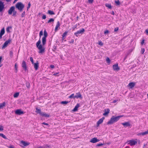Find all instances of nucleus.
Here are the masks:
<instances>
[{"instance_id":"nucleus-33","label":"nucleus","mask_w":148,"mask_h":148,"mask_svg":"<svg viewBox=\"0 0 148 148\" xmlns=\"http://www.w3.org/2000/svg\"><path fill=\"white\" fill-rule=\"evenodd\" d=\"M69 103V102H68V101H62L61 103L62 104H66Z\"/></svg>"},{"instance_id":"nucleus-21","label":"nucleus","mask_w":148,"mask_h":148,"mask_svg":"<svg viewBox=\"0 0 148 148\" xmlns=\"http://www.w3.org/2000/svg\"><path fill=\"white\" fill-rule=\"evenodd\" d=\"M79 107V103H77L73 109V111L75 112L77 110L78 108Z\"/></svg>"},{"instance_id":"nucleus-37","label":"nucleus","mask_w":148,"mask_h":148,"mask_svg":"<svg viewBox=\"0 0 148 148\" xmlns=\"http://www.w3.org/2000/svg\"><path fill=\"white\" fill-rule=\"evenodd\" d=\"M115 3L117 5H119L120 4V2L119 0L116 1H115Z\"/></svg>"},{"instance_id":"nucleus-47","label":"nucleus","mask_w":148,"mask_h":148,"mask_svg":"<svg viewBox=\"0 0 148 148\" xmlns=\"http://www.w3.org/2000/svg\"><path fill=\"white\" fill-rule=\"evenodd\" d=\"M25 11H24L22 13V14H21V17H23L24 16H25Z\"/></svg>"},{"instance_id":"nucleus-2","label":"nucleus","mask_w":148,"mask_h":148,"mask_svg":"<svg viewBox=\"0 0 148 148\" xmlns=\"http://www.w3.org/2000/svg\"><path fill=\"white\" fill-rule=\"evenodd\" d=\"M123 116H124L123 115L118 116L116 117L113 116L110 119V120L108 122L107 124H111L114 122H116L119 120L120 118Z\"/></svg>"},{"instance_id":"nucleus-63","label":"nucleus","mask_w":148,"mask_h":148,"mask_svg":"<svg viewBox=\"0 0 148 148\" xmlns=\"http://www.w3.org/2000/svg\"><path fill=\"white\" fill-rule=\"evenodd\" d=\"M77 27V25H75V26H74L73 27V28L74 29H75L76 27Z\"/></svg>"},{"instance_id":"nucleus-1","label":"nucleus","mask_w":148,"mask_h":148,"mask_svg":"<svg viewBox=\"0 0 148 148\" xmlns=\"http://www.w3.org/2000/svg\"><path fill=\"white\" fill-rule=\"evenodd\" d=\"M43 32L42 31H41L39 33L40 39L36 44V47L39 50L38 52L39 53H42L45 52V48L40 44V37L41 36L43 35Z\"/></svg>"},{"instance_id":"nucleus-35","label":"nucleus","mask_w":148,"mask_h":148,"mask_svg":"<svg viewBox=\"0 0 148 148\" xmlns=\"http://www.w3.org/2000/svg\"><path fill=\"white\" fill-rule=\"evenodd\" d=\"M12 28V27L10 26L8 27H7L6 29V30L7 32H10V31L9 30V29H11Z\"/></svg>"},{"instance_id":"nucleus-38","label":"nucleus","mask_w":148,"mask_h":148,"mask_svg":"<svg viewBox=\"0 0 148 148\" xmlns=\"http://www.w3.org/2000/svg\"><path fill=\"white\" fill-rule=\"evenodd\" d=\"M98 44L101 46H102L103 45V44L101 41H99Z\"/></svg>"},{"instance_id":"nucleus-41","label":"nucleus","mask_w":148,"mask_h":148,"mask_svg":"<svg viewBox=\"0 0 148 148\" xmlns=\"http://www.w3.org/2000/svg\"><path fill=\"white\" fill-rule=\"evenodd\" d=\"M144 132H141V133H138L137 135L138 136H140V135H142V136H144V134H143Z\"/></svg>"},{"instance_id":"nucleus-61","label":"nucleus","mask_w":148,"mask_h":148,"mask_svg":"<svg viewBox=\"0 0 148 148\" xmlns=\"http://www.w3.org/2000/svg\"><path fill=\"white\" fill-rule=\"evenodd\" d=\"M147 35H148V29H146L145 31Z\"/></svg>"},{"instance_id":"nucleus-26","label":"nucleus","mask_w":148,"mask_h":148,"mask_svg":"<svg viewBox=\"0 0 148 148\" xmlns=\"http://www.w3.org/2000/svg\"><path fill=\"white\" fill-rule=\"evenodd\" d=\"M5 102H3L2 103H0V109L4 107L5 106Z\"/></svg>"},{"instance_id":"nucleus-56","label":"nucleus","mask_w":148,"mask_h":148,"mask_svg":"<svg viewBox=\"0 0 148 148\" xmlns=\"http://www.w3.org/2000/svg\"><path fill=\"white\" fill-rule=\"evenodd\" d=\"M108 32H109V31H108V30H106V31L104 32V34H107V33H108Z\"/></svg>"},{"instance_id":"nucleus-18","label":"nucleus","mask_w":148,"mask_h":148,"mask_svg":"<svg viewBox=\"0 0 148 148\" xmlns=\"http://www.w3.org/2000/svg\"><path fill=\"white\" fill-rule=\"evenodd\" d=\"M135 85V83L134 82H131L128 85V86H129L130 88H132L133 87H134V86Z\"/></svg>"},{"instance_id":"nucleus-22","label":"nucleus","mask_w":148,"mask_h":148,"mask_svg":"<svg viewBox=\"0 0 148 148\" xmlns=\"http://www.w3.org/2000/svg\"><path fill=\"white\" fill-rule=\"evenodd\" d=\"M46 38L42 37V42L43 45H45L46 43Z\"/></svg>"},{"instance_id":"nucleus-19","label":"nucleus","mask_w":148,"mask_h":148,"mask_svg":"<svg viewBox=\"0 0 148 148\" xmlns=\"http://www.w3.org/2000/svg\"><path fill=\"white\" fill-rule=\"evenodd\" d=\"M21 143L22 145L25 146H27L29 144V143L23 141H21Z\"/></svg>"},{"instance_id":"nucleus-51","label":"nucleus","mask_w":148,"mask_h":148,"mask_svg":"<svg viewBox=\"0 0 148 148\" xmlns=\"http://www.w3.org/2000/svg\"><path fill=\"white\" fill-rule=\"evenodd\" d=\"M46 17L45 15H43L42 17V19H45L46 18Z\"/></svg>"},{"instance_id":"nucleus-57","label":"nucleus","mask_w":148,"mask_h":148,"mask_svg":"<svg viewBox=\"0 0 148 148\" xmlns=\"http://www.w3.org/2000/svg\"><path fill=\"white\" fill-rule=\"evenodd\" d=\"M144 43V40H143L141 42V45H143Z\"/></svg>"},{"instance_id":"nucleus-25","label":"nucleus","mask_w":148,"mask_h":148,"mask_svg":"<svg viewBox=\"0 0 148 148\" xmlns=\"http://www.w3.org/2000/svg\"><path fill=\"white\" fill-rule=\"evenodd\" d=\"M105 112L103 114V115L104 116H106L107 115L109 112H110V110L109 109H107L106 110H105Z\"/></svg>"},{"instance_id":"nucleus-17","label":"nucleus","mask_w":148,"mask_h":148,"mask_svg":"<svg viewBox=\"0 0 148 148\" xmlns=\"http://www.w3.org/2000/svg\"><path fill=\"white\" fill-rule=\"evenodd\" d=\"M22 66L23 67V68L24 70L25 71H26V70H27L26 64V62H25L24 61H23V62L22 63Z\"/></svg>"},{"instance_id":"nucleus-10","label":"nucleus","mask_w":148,"mask_h":148,"mask_svg":"<svg viewBox=\"0 0 148 148\" xmlns=\"http://www.w3.org/2000/svg\"><path fill=\"white\" fill-rule=\"evenodd\" d=\"M15 7L14 6H12L8 11V13L9 14H11L12 12L14 10Z\"/></svg>"},{"instance_id":"nucleus-31","label":"nucleus","mask_w":148,"mask_h":148,"mask_svg":"<svg viewBox=\"0 0 148 148\" xmlns=\"http://www.w3.org/2000/svg\"><path fill=\"white\" fill-rule=\"evenodd\" d=\"M19 95V92H16L14 94V98L17 97Z\"/></svg>"},{"instance_id":"nucleus-54","label":"nucleus","mask_w":148,"mask_h":148,"mask_svg":"<svg viewBox=\"0 0 148 148\" xmlns=\"http://www.w3.org/2000/svg\"><path fill=\"white\" fill-rule=\"evenodd\" d=\"M103 145V144L102 143H99V144H98L97 145V146H101Z\"/></svg>"},{"instance_id":"nucleus-3","label":"nucleus","mask_w":148,"mask_h":148,"mask_svg":"<svg viewBox=\"0 0 148 148\" xmlns=\"http://www.w3.org/2000/svg\"><path fill=\"white\" fill-rule=\"evenodd\" d=\"M24 6V5L21 2H18L16 4V8L20 12L22 11Z\"/></svg>"},{"instance_id":"nucleus-59","label":"nucleus","mask_w":148,"mask_h":148,"mask_svg":"<svg viewBox=\"0 0 148 148\" xmlns=\"http://www.w3.org/2000/svg\"><path fill=\"white\" fill-rule=\"evenodd\" d=\"M45 114V113H44L43 112H42L41 113L40 115L42 116H43Z\"/></svg>"},{"instance_id":"nucleus-55","label":"nucleus","mask_w":148,"mask_h":148,"mask_svg":"<svg viewBox=\"0 0 148 148\" xmlns=\"http://www.w3.org/2000/svg\"><path fill=\"white\" fill-rule=\"evenodd\" d=\"M69 42L70 43H73V42H74V40L73 39H72L71 41H69Z\"/></svg>"},{"instance_id":"nucleus-13","label":"nucleus","mask_w":148,"mask_h":148,"mask_svg":"<svg viewBox=\"0 0 148 148\" xmlns=\"http://www.w3.org/2000/svg\"><path fill=\"white\" fill-rule=\"evenodd\" d=\"M99 141V139H97L96 138H94L91 139L90 142L91 143H95Z\"/></svg>"},{"instance_id":"nucleus-46","label":"nucleus","mask_w":148,"mask_h":148,"mask_svg":"<svg viewBox=\"0 0 148 148\" xmlns=\"http://www.w3.org/2000/svg\"><path fill=\"white\" fill-rule=\"evenodd\" d=\"M44 116H45L46 117H49V115L46 114V113H45L44 115Z\"/></svg>"},{"instance_id":"nucleus-5","label":"nucleus","mask_w":148,"mask_h":148,"mask_svg":"<svg viewBox=\"0 0 148 148\" xmlns=\"http://www.w3.org/2000/svg\"><path fill=\"white\" fill-rule=\"evenodd\" d=\"M85 30L84 28H82L81 29L77 31L76 32L74 33L75 35H76L77 37L78 36L79 34H82L84 32Z\"/></svg>"},{"instance_id":"nucleus-58","label":"nucleus","mask_w":148,"mask_h":148,"mask_svg":"<svg viewBox=\"0 0 148 148\" xmlns=\"http://www.w3.org/2000/svg\"><path fill=\"white\" fill-rule=\"evenodd\" d=\"M42 124L45 125H49L47 123H46L45 122L43 123H42Z\"/></svg>"},{"instance_id":"nucleus-15","label":"nucleus","mask_w":148,"mask_h":148,"mask_svg":"<svg viewBox=\"0 0 148 148\" xmlns=\"http://www.w3.org/2000/svg\"><path fill=\"white\" fill-rule=\"evenodd\" d=\"M39 64L38 61H36V63H34L33 65H34V68L36 70H37L38 69Z\"/></svg>"},{"instance_id":"nucleus-32","label":"nucleus","mask_w":148,"mask_h":148,"mask_svg":"<svg viewBox=\"0 0 148 148\" xmlns=\"http://www.w3.org/2000/svg\"><path fill=\"white\" fill-rule=\"evenodd\" d=\"M54 21V19L53 18H50L47 22V23H50L51 22H53Z\"/></svg>"},{"instance_id":"nucleus-36","label":"nucleus","mask_w":148,"mask_h":148,"mask_svg":"<svg viewBox=\"0 0 148 148\" xmlns=\"http://www.w3.org/2000/svg\"><path fill=\"white\" fill-rule=\"evenodd\" d=\"M30 60L31 61V62H32V64H34V60H33V58L32 57H30Z\"/></svg>"},{"instance_id":"nucleus-8","label":"nucleus","mask_w":148,"mask_h":148,"mask_svg":"<svg viewBox=\"0 0 148 148\" xmlns=\"http://www.w3.org/2000/svg\"><path fill=\"white\" fill-rule=\"evenodd\" d=\"M112 67L113 70L114 71H117L120 69L118 66V64H114L113 65Z\"/></svg>"},{"instance_id":"nucleus-40","label":"nucleus","mask_w":148,"mask_h":148,"mask_svg":"<svg viewBox=\"0 0 148 148\" xmlns=\"http://www.w3.org/2000/svg\"><path fill=\"white\" fill-rule=\"evenodd\" d=\"M145 51V49L144 48H142L141 49V53L143 54L144 52Z\"/></svg>"},{"instance_id":"nucleus-7","label":"nucleus","mask_w":148,"mask_h":148,"mask_svg":"<svg viewBox=\"0 0 148 148\" xmlns=\"http://www.w3.org/2000/svg\"><path fill=\"white\" fill-rule=\"evenodd\" d=\"M11 41V40L10 39H8L7 40L5 41L3 45L2 48H5V47H6L7 46L8 44L10 43Z\"/></svg>"},{"instance_id":"nucleus-14","label":"nucleus","mask_w":148,"mask_h":148,"mask_svg":"<svg viewBox=\"0 0 148 148\" xmlns=\"http://www.w3.org/2000/svg\"><path fill=\"white\" fill-rule=\"evenodd\" d=\"M122 124L125 127H129L130 126V124L129 122H125L122 123Z\"/></svg>"},{"instance_id":"nucleus-62","label":"nucleus","mask_w":148,"mask_h":148,"mask_svg":"<svg viewBox=\"0 0 148 148\" xmlns=\"http://www.w3.org/2000/svg\"><path fill=\"white\" fill-rule=\"evenodd\" d=\"M59 74V72L56 73H54L53 75H56L57 74Z\"/></svg>"},{"instance_id":"nucleus-34","label":"nucleus","mask_w":148,"mask_h":148,"mask_svg":"<svg viewBox=\"0 0 148 148\" xmlns=\"http://www.w3.org/2000/svg\"><path fill=\"white\" fill-rule=\"evenodd\" d=\"M74 94H72L69 97V98H75V97H74Z\"/></svg>"},{"instance_id":"nucleus-53","label":"nucleus","mask_w":148,"mask_h":148,"mask_svg":"<svg viewBox=\"0 0 148 148\" xmlns=\"http://www.w3.org/2000/svg\"><path fill=\"white\" fill-rule=\"evenodd\" d=\"M118 29H119V27H116L114 29V31L115 32H117V31H118Z\"/></svg>"},{"instance_id":"nucleus-24","label":"nucleus","mask_w":148,"mask_h":148,"mask_svg":"<svg viewBox=\"0 0 148 148\" xmlns=\"http://www.w3.org/2000/svg\"><path fill=\"white\" fill-rule=\"evenodd\" d=\"M68 32H65L62 35V40H64L66 36L67 35L68 33Z\"/></svg>"},{"instance_id":"nucleus-9","label":"nucleus","mask_w":148,"mask_h":148,"mask_svg":"<svg viewBox=\"0 0 148 148\" xmlns=\"http://www.w3.org/2000/svg\"><path fill=\"white\" fill-rule=\"evenodd\" d=\"M4 8V5L3 3L1 1H0V12H2Z\"/></svg>"},{"instance_id":"nucleus-20","label":"nucleus","mask_w":148,"mask_h":148,"mask_svg":"<svg viewBox=\"0 0 148 148\" xmlns=\"http://www.w3.org/2000/svg\"><path fill=\"white\" fill-rule=\"evenodd\" d=\"M60 22L59 21H58L57 22V24L55 28V31H56L57 30L58 28L60 27Z\"/></svg>"},{"instance_id":"nucleus-11","label":"nucleus","mask_w":148,"mask_h":148,"mask_svg":"<svg viewBox=\"0 0 148 148\" xmlns=\"http://www.w3.org/2000/svg\"><path fill=\"white\" fill-rule=\"evenodd\" d=\"M5 32V29L4 27L2 28L0 32V39L2 38V36L4 34Z\"/></svg>"},{"instance_id":"nucleus-64","label":"nucleus","mask_w":148,"mask_h":148,"mask_svg":"<svg viewBox=\"0 0 148 148\" xmlns=\"http://www.w3.org/2000/svg\"><path fill=\"white\" fill-rule=\"evenodd\" d=\"M9 148H14L13 146H10L9 147Z\"/></svg>"},{"instance_id":"nucleus-4","label":"nucleus","mask_w":148,"mask_h":148,"mask_svg":"<svg viewBox=\"0 0 148 148\" xmlns=\"http://www.w3.org/2000/svg\"><path fill=\"white\" fill-rule=\"evenodd\" d=\"M137 139H135V140L133 139L131 140H128L126 143H127L128 145H130L131 146H132L135 145L137 143Z\"/></svg>"},{"instance_id":"nucleus-42","label":"nucleus","mask_w":148,"mask_h":148,"mask_svg":"<svg viewBox=\"0 0 148 148\" xmlns=\"http://www.w3.org/2000/svg\"><path fill=\"white\" fill-rule=\"evenodd\" d=\"M13 52L12 51H10V55L11 57H12L13 56Z\"/></svg>"},{"instance_id":"nucleus-27","label":"nucleus","mask_w":148,"mask_h":148,"mask_svg":"<svg viewBox=\"0 0 148 148\" xmlns=\"http://www.w3.org/2000/svg\"><path fill=\"white\" fill-rule=\"evenodd\" d=\"M48 34L46 30H45L44 31V36L43 38H46Z\"/></svg>"},{"instance_id":"nucleus-23","label":"nucleus","mask_w":148,"mask_h":148,"mask_svg":"<svg viewBox=\"0 0 148 148\" xmlns=\"http://www.w3.org/2000/svg\"><path fill=\"white\" fill-rule=\"evenodd\" d=\"M47 14L50 15H54L55 14V13L53 11H51V10H49L48 11Z\"/></svg>"},{"instance_id":"nucleus-45","label":"nucleus","mask_w":148,"mask_h":148,"mask_svg":"<svg viewBox=\"0 0 148 148\" xmlns=\"http://www.w3.org/2000/svg\"><path fill=\"white\" fill-rule=\"evenodd\" d=\"M31 6V4L30 3H29L28 4V6L27 7V10H28V9L30 8Z\"/></svg>"},{"instance_id":"nucleus-43","label":"nucleus","mask_w":148,"mask_h":148,"mask_svg":"<svg viewBox=\"0 0 148 148\" xmlns=\"http://www.w3.org/2000/svg\"><path fill=\"white\" fill-rule=\"evenodd\" d=\"M17 13L16 11H15V10L13 12V16H15L16 15V14Z\"/></svg>"},{"instance_id":"nucleus-29","label":"nucleus","mask_w":148,"mask_h":148,"mask_svg":"<svg viewBox=\"0 0 148 148\" xmlns=\"http://www.w3.org/2000/svg\"><path fill=\"white\" fill-rule=\"evenodd\" d=\"M105 6L107 7L108 8L110 9H111L112 8V6L110 4H109L108 3H106L105 4Z\"/></svg>"},{"instance_id":"nucleus-44","label":"nucleus","mask_w":148,"mask_h":148,"mask_svg":"<svg viewBox=\"0 0 148 148\" xmlns=\"http://www.w3.org/2000/svg\"><path fill=\"white\" fill-rule=\"evenodd\" d=\"M26 85L27 87V88H29L30 85V84L29 83H26Z\"/></svg>"},{"instance_id":"nucleus-52","label":"nucleus","mask_w":148,"mask_h":148,"mask_svg":"<svg viewBox=\"0 0 148 148\" xmlns=\"http://www.w3.org/2000/svg\"><path fill=\"white\" fill-rule=\"evenodd\" d=\"M94 0H88V2L90 3H93Z\"/></svg>"},{"instance_id":"nucleus-12","label":"nucleus","mask_w":148,"mask_h":148,"mask_svg":"<svg viewBox=\"0 0 148 148\" xmlns=\"http://www.w3.org/2000/svg\"><path fill=\"white\" fill-rule=\"evenodd\" d=\"M74 97L77 99L80 98V99H82V95L79 92L77 93L75 95Z\"/></svg>"},{"instance_id":"nucleus-49","label":"nucleus","mask_w":148,"mask_h":148,"mask_svg":"<svg viewBox=\"0 0 148 148\" xmlns=\"http://www.w3.org/2000/svg\"><path fill=\"white\" fill-rule=\"evenodd\" d=\"M15 69L16 71V72L17 70V65H16V63L15 64Z\"/></svg>"},{"instance_id":"nucleus-30","label":"nucleus","mask_w":148,"mask_h":148,"mask_svg":"<svg viewBox=\"0 0 148 148\" xmlns=\"http://www.w3.org/2000/svg\"><path fill=\"white\" fill-rule=\"evenodd\" d=\"M0 136L3 137V138L5 139H7V138L6 136L4 134L2 133H0Z\"/></svg>"},{"instance_id":"nucleus-39","label":"nucleus","mask_w":148,"mask_h":148,"mask_svg":"<svg viewBox=\"0 0 148 148\" xmlns=\"http://www.w3.org/2000/svg\"><path fill=\"white\" fill-rule=\"evenodd\" d=\"M106 61L107 63H109L110 62V59L108 58H107L106 59Z\"/></svg>"},{"instance_id":"nucleus-28","label":"nucleus","mask_w":148,"mask_h":148,"mask_svg":"<svg viewBox=\"0 0 148 148\" xmlns=\"http://www.w3.org/2000/svg\"><path fill=\"white\" fill-rule=\"evenodd\" d=\"M36 112L38 113H39L40 115L41 113V112H42L40 109H38L37 108H36Z\"/></svg>"},{"instance_id":"nucleus-16","label":"nucleus","mask_w":148,"mask_h":148,"mask_svg":"<svg viewBox=\"0 0 148 148\" xmlns=\"http://www.w3.org/2000/svg\"><path fill=\"white\" fill-rule=\"evenodd\" d=\"M104 119L105 118L104 117H103L102 118L99 119V120L97 122V124L98 126H99L100 124L103 122Z\"/></svg>"},{"instance_id":"nucleus-6","label":"nucleus","mask_w":148,"mask_h":148,"mask_svg":"<svg viewBox=\"0 0 148 148\" xmlns=\"http://www.w3.org/2000/svg\"><path fill=\"white\" fill-rule=\"evenodd\" d=\"M16 114L18 115H21L24 113V112L22 111L21 109H17L16 110L15 112Z\"/></svg>"},{"instance_id":"nucleus-60","label":"nucleus","mask_w":148,"mask_h":148,"mask_svg":"<svg viewBox=\"0 0 148 148\" xmlns=\"http://www.w3.org/2000/svg\"><path fill=\"white\" fill-rule=\"evenodd\" d=\"M50 67L51 68H54V66L53 65H51L50 66Z\"/></svg>"},{"instance_id":"nucleus-50","label":"nucleus","mask_w":148,"mask_h":148,"mask_svg":"<svg viewBox=\"0 0 148 148\" xmlns=\"http://www.w3.org/2000/svg\"><path fill=\"white\" fill-rule=\"evenodd\" d=\"M3 126L2 125H0V131H3Z\"/></svg>"},{"instance_id":"nucleus-48","label":"nucleus","mask_w":148,"mask_h":148,"mask_svg":"<svg viewBox=\"0 0 148 148\" xmlns=\"http://www.w3.org/2000/svg\"><path fill=\"white\" fill-rule=\"evenodd\" d=\"M145 135L148 134V130L147 131L144 132V134Z\"/></svg>"}]
</instances>
